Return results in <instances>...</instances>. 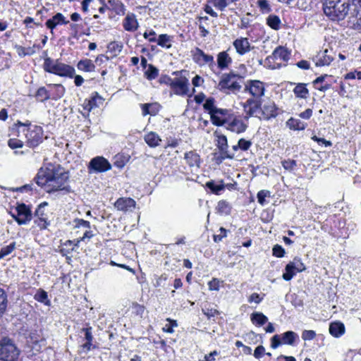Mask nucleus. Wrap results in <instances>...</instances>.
Listing matches in <instances>:
<instances>
[{
  "label": "nucleus",
  "instance_id": "f257e3e1",
  "mask_svg": "<svg viewBox=\"0 0 361 361\" xmlns=\"http://www.w3.org/2000/svg\"><path fill=\"white\" fill-rule=\"evenodd\" d=\"M68 179V173L62 168L57 166L52 169H41L35 178V181L39 186L44 187L48 192L58 190L69 192L70 187L65 185Z\"/></svg>",
  "mask_w": 361,
  "mask_h": 361
},
{
  "label": "nucleus",
  "instance_id": "f03ea898",
  "mask_svg": "<svg viewBox=\"0 0 361 361\" xmlns=\"http://www.w3.org/2000/svg\"><path fill=\"white\" fill-rule=\"evenodd\" d=\"M350 0H324L323 11L326 16L334 21L343 20L345 17L351 16L352 8Z\"/></svg>",
  "mask_w": 361,
  "mask_h": 361
},
{
  "label": "nucleus",
  "instance_id": "7ed1b4c3",
  "mask_svg": "<svg viewBox=\"0 0 361 361\" xmlns=\"http://www.w3.org/2000/svg\"><path fill=\"white\" fill-rule=\"evenodd\" d=\"M20 350L8 338L0 341V360L2 361H18Z\"/></svg>",
  "mask_w": 361,
  "mask_h": 361
},
{
  "label": "nucleus",
  "instance_id": "20e7f679",
  "mask_svg": "<svg viewBox=\"0 0 361 361\" xmlns=\"http://www.w3.org/2000/svg\"><path fill=\"white\" fill-rule=\"evenodd\" d=\"M298 339L299 336L295 332L288 331L281 335H274L271 338V347L276 349L281 345H294Z\"/></svg>",
  "mask_w": 361,
  "mask_h": 361
},
{
  "label": "nucleus",
  "instance_id": "39448f33",
  "mask_svg": "<svg viewBox=\"0 0 361 361\" xmlns=\"http://www.w3.org/2000/svg\"><path fill=\"white\" fill-rule=\"evenodd\" d=\"M23 131L25 133L27 143L29 147H35L42 142V130L41 127L34 126L32 128H24Z\"/></svg>",
  "mask_w": 361,
  "mask_h": 361
},
{
  "label": "nucleus",
  "instance_id": "423d86ee",
  "mask_svg": "<svg viewBox=\"0 0 361 361\" xmlns=\"http://www.w3.org/2000/svg\"><path fill=\"white\" fill-rule=\"evenodd\" d=\"M214 135L216 137V146L220 152L219 159L221 161L224 159H232L234 158V154H230L228 151V140L226 135L221 134L218 130L214 133Z\"/></svg>",
  "mask_w": 361,
  "mask_h": 361
},
{
  "label": "nucleus",
  "instance_id": "0eeeda50",
  "mask_svg": "<svg viewBox=\"0 0 361 361\" xmlns=\"http://www.w3.org/2000/svg\"><path fill=\"white\" fill-rule=\"evenodd\" d=\"M16 214L12 216L19 225L25 224L30 221L32 217L30 208L25 204H20L16 208Z\"/></svg>",
  "mask_w": 361,
  "mask_h": 361
},
{
  "label": "nucleus",
  "instance_id": "6e6552de",
  "mask_svg": "<svg viewBox=\"0 0 361 361\" xmlns=\"http://www.w3.org/2000/svg\"><path fill=\"white\" fill-rule=\"evenodd\" d=\"M88 169L97 173L105 172L111 169V165L109 161L103 157H96L91 159L89 163Z\"/></svg>",
  "mask_w": 361,
  "mask_h": 361
},
{
  "label": "nucleus",
  "instance_id": "1a4fd4ad",
  "mask_svg": "<svg viewBox=\"0 0 361 361\" xmlns=\"http://www.w3.org/2000/svg\"><path fill=\"white\" fill-rule=\"evenodd\" d=\"M233 115L230 110L218 108V109H216V111H214V114H212L211 121L214 125L222 126L228 123V119L231 118Z\"/></svg>",
  "mask_w": 361,
  "mask_h": 361
},
{
  "label": "nucleus",
  "instance_id": "9d476101",
  "mask_svg": "<svg viewBox=\"0 0 361 361\" xmlns=\"http://www.w3.org/2000/svg\"><path fill=\"white\" fill-rule=\"evenodd\" d=\"M243 110L245 112V119L255 116L257 111L262 108V102L258 98H250L243 104Z\"/></svg>",
  "mask_w": 361,
  "mask_h": 361
},
{
  "label": "nucleus",
  "instance_id": "9b49d317",
  "mask_svg": "<svg viewBox=\"0 0 361 361\" xmlns=\"http://www.w3.org/2000/svg\"><path fill=\"white\" fill-rule=\"evenodd\" d=\"M245 91L249 92L253 98L260 99L264 94V84L259 80H248L245 84Z\"/></svg>",
  "mask_w": 361,
  "mask_h": 361
},
{
  "label": "nucleus",
  "instance_id": "f8f14e48",
  "mask_svg": "<svg viewBox=\"0 0 361 361\" xmlns=\"http://www.w3.org/2000/svg\"><path fill=\"white\" fill-rule=\"evenodd\" d=\"M226 128L228 130L240 134L247 130V125L233 114L231 118L228 119Z\"/></svg>",
  "mask_w": 361,
  "mask_h": 361
},
{
  "label": "nucleus",
  "instance_id": "ddd939ff",
  "mask_svg": "<svg viewBox=\"0 0 361 361\" xmlns=\"http://www.w3.org/2000/svg\"><path fill=\"white\" fill-rule=\"evenodd\" d=\"M171 87L176 94H187L188 92V80L185 78H176L173 80Z\"/></svg>",
  "mask_w": 361,
  "mask_h": 361
},
{
  "label": "nucleus",
  "instance_id": "4468645a",
  "mask_svg": "<svg viewBox=\"0 0 361 361\" xmlns=\"http://www.w3.org/2000/svg\"><path fill=\"white\" fill-rule=\"evenodd\" d=\"M193 60L200 66L209 64L214 65V57L212 55L206 54L202 49L197 47L193 54Z\"/></svg>",
  "mask_w": 361,
  "mask_h": 361
},
{
  "label": "nucleus",
  "instance_id": "2eb2a0df",
  "mask_svg": "<svg viewBox=\"0 0 361 361\" xmlns=\"http://www.w3.org/2000/svg\"><path fill=\"white\" fill-rule=\"evenodd\" d=\"M331 52V50L329 51L326 49L318 52L313 58L315 65L317 66H329L334 59L333 56L330 54Z\"/></svg>",
  "mask_w": 361,
  "mask_h": 361
},
{
  "label": "nucleus",
  "instance_id": "dca6fc26",
  "mask_svg": "<svg viewBox=\"0 0 361 361\" xmlns=\"http://www.w3.org/2000/svg\"><path fill=\"white\" fill-rule=\"evenodd\" d=\"M53 73L60 76L73 78L75 74V69L72 66L61 63L57 60L55 61Z\"/></svg>",
  "mask_w": 361,
  "mask_h": 361
},
{
  "label": "nucleus",
  "instance_id": "f3484780",
  "mask_svg": "<svg viewBox=\"0 0 361 361\" xmlns=\"http://www.w3.org/2000/svg\"><path fill=\"white\" fill-rule=\"evenodd\" d=\"M278 59L283 61H287L289 59V52L281 46L276 47L272 54L266 59V61L271 63Z\"/></svg>",
  "mask_w": 361,
  "mask_h": 361
},
{
  "label": "nucleus",
  "instance_id": "a211bd4d",
  "mask_svg": "<svg viewBox=\"0 0 361 361\" xmlns=\"http://www.w3.org/2000/svg\"><path fill=\"white\" fill-rule=\"evenodd\" d=\"M47 202H43L40 204L37 209L35 211V215L37 218L36 220H35V223L37 224V226L41 229H44L47 227L49 225V223L47 222V214H44V206H47Z\"/></svg>",
  "mask_w": 361,
  "mask_h": 361
},
{
  "label": "nucleus",
  "instance_id": "6ab92c4d",
  "mask_svg": "<svg viewBox=\"0 0 361 361\" xmlns=\"http://www.w3.org/2000/svg\"><path fill=\"white\" fill-rule=\"evenodd\" d=\"M278 109L272 101H268L262 106L261 113L262 118L265 120H269L277 116Z\"/></svg>",
  "mask_w": 361,
  "mask_h": 361
},
{
  "label": "nucleus",
  "instance_id": "aec40b11",
  "mask_svg": "<svg viewBox=\"0 0 361 361\" xmlns=\"http://www.w3.org/2000/svg\"><path fill=\"white\" fill-rule=\"evenodd\" d=\"M116 208L121 211L131 210L135 207V201L130 197L118 198L114 204Z\"/></svg>",
  "mask_w": 361,
  "mask_h": 361
},
{
  "label": "nucleus",
  "instance_id": "412c9836",
  "mask_svg": "<svg viewBox=\"0 0 361 361\" xmlns=\"http://www.w3.org/2000/svg\"><path fill=\"white\" fill-rule=\"evenodd\" d=\"M124 29L129 32H134L138 28V22L134 13H128L123 22Z\"/></svg>",
  "mask_w": 361,
  "mask_h": 361
},
{
  "label": "nucleus",
  "instance_id": "4be33fe9",
  "mask_svg": "<svg viewBox=\"0 0 361 361\" xmlns=\"http://www.w3.org/2000/svg\"><path fill=\"white\" fill-rule=\"evenodd\" d=\"M236 78L240 80H243V78L238 74H235L233 72H230L229 73H224L221 76V79L219 81V86L221 89H227L229 87V85L231 84L232 82Z\"/></svg>",
  "mask_w": 361,
  "mask_h": 361
},
{
  "label": "nucleus",
  "instance_id": "5701e85b",
  "mask_svg": "<svg viewBox=\"0 0 361 361\" xmlns=\"http://www.w3.org/2000/svg\"><path fill=\"white\" fill-rule=\"evenodd\" d=\"M68 23H69V21L66 20L63 15L61 13H57L51 18L47 20L46 25L52 30L58 25H67Z\"/></svg>",
  "mask_w": 361,
  "mask_h": 361
},
{
  "label": "nucleus",
  "instance_id": "b1692460",
  "mask_svg": "<svg viewBox=\"0 0 361 361\" xmlns=\"http://www.w3.org/2000/svg\"><path fill=\"white\" fill-rule=\"evenodd\" d=\"M233 46L236 51L240 55H243L248 52L250 48L247 38H240L235 39L233 42Z\"/></svg>",
  "mask_w": 361,
  "mask_h": 361
},
{
  "label": "nucleus",
  "instance_id": "393cba45",
  "mask_svg": "<svg viewBox=\"0 0 361 361\" xmlns=\"http://www.w3.org/2000/svg\"><path fill=\"white\" fill-rule=\"evenodd\" d=\"M351 16L357 19V24L361 27V0H352Z\"/></svg>",
  "mask_w": 361,
  "mask_h": 361
},
{
  "label": "nucleus",
  "instance_id": "a878e982",
  "mask_svg": "<svg viewBox=\"0 0 361 361\" xmlns=\"http://www.w3.org/2000/svg\"><path fill=\"white\" fill-rule=\"evenodd\" d=\"M82 331L85 333V339L86 342L81 345L82 349L85 351H89L92 347L94 348L92 342L93 340V336L92 334V328H83Z\"/></svg>",
  "mask_w": 361,
  "mask_h": 361
},
{
  "label": "nucleus",
  "instance_id": "bb28decb",
  "mask_svg": "<svg viewBox=\"0 0 361 361\" xmlns=\"http://www.w3.org/2000/svg\"><path fill=\"white\" fill-rule=\"evenodd\" d=\"M345 332V326L343 323L340 322H335L331 323L329 326V333L334 337H339Z\"/></svg>",
  "mask_w": 361,
  "mask_h": 361
},
{
  "label": "nucleus",
  "instance_id": "cd10ccee",
  "mask_svg": "<svg viewBox=\"0 0 361 361\" xmlns=\"http://www.w3.org/2000/svg\"><path fill=\"white\" fill-rule=\"evenodd\" d=\"M281 2H286L292 7H297L300 10H306L309 8L311 0H279Z\"/></svg>",
  "mask_w": 361,
  "mask_h": 361
},
{
  "label": "nucleus",
  "instance_id": "c85d7f7f",
  "mask_svg": "<svg viewBox=\"0 0 361 361\" xmlns=\"http://www.w3.org/2000/svg\"><path fill=\"white\" fill-rule=\"evenodd\" d=\"M232 60L226 51L220 52L217 56V64L219 68L224 69L231 63Z\"/></svg>",
  "mask_w": 361,
  "mask_h": 361
},
{
  "label": "nucleus",
  "instance_id": "c756f323",
  "mask_svg": "<svg viewBox=\"0 0 361 361\" xmlns=\"http://www.w3.org/2000/svg\"><path fill=\"white\" fill-rule=\"evenodd\" d=\"M185 159L187 164L191 167L200 166V156L193 152H186L185 154Z\"/></svg>",
  "mask_w": 361,
  "mask_h": 361
},
{
  "label": "nucleus",
  "instance_id": "7c9ffc66",
  "mask_svg": "<svg viewBox=\"0 0 361 361\" xmlns=\"http://www.w3.org/2000/svg\"><path fill=\"white\" fill-rule=\"evenodd\" d=\"M145 141L151 147H155L159 145L161 139L157 134L154 132H150L145 135Z\"/></svg>",
  "mask_w": 361,
  "mask_h": 361
},
{
  "label": "nucleus",
  "instance_id": "2f4dec72",
  "mask_svg": "<svg viewBox=\"0 0 361 361\" xmlns=\"http://www.w3.org/2000/svg\"><path fill=\"white\" fill-rule=\"evenodd\" d=\"M252 322L258 326H263L268 321V318L262 312H255L251 314Z\"/></svg>",
  "mask_w": 361,
  "mask_h": 361
},
{
  "label": "nucleus",
  "instance_id": "473e14b6",
  "mask_svg": "<svg viewBox=\"0 0 361 361\" xmlns=\"http://www.w3.org/2000/svg\"><path fill=\"white\" fill-rule=\"evenodd\" d=\"M293 92L297 97L302 99H306L309 95V90L305 83H298L293 89Z\"/></svg>",
  "mask_w": 361,
  "mask_h": 361
},
{
  "label": "nucleus",
  "instance_id": "72a5a7b5",
  "mask_svg": "<svg viewBox=\"0 0 361 361\" xmlns=\"http://www.w3.org/2000/svg\"><path fill=\"white\" fill-rule=\"evenodd\" d=\"M78 68L80 71L85 72H92L94 71L95 66L90 59L80 60L77 65Z\"/></svg>",
  "mask_w": 361,
  "mask_h": 361
},
{
  "label": "nucleus",
  "instance_id": "f704fd0d",
  "mask_svg": "<svg viewBox=\"0 0 361 361\" xmlns=\"http://www.w3.org/2000/svg\"><path fill=\"white\" fill-rule=\"evenodd\" d=\"M35 300L37 301L43 303L47 306L51 305V301L48 298L47 293L43 289H39L37 290V293L34 295Z\"/></svg>",
  "mask_w": 361,
  "mask_h": 361
},
{
  "label": "nucleus",
  "instance_id": "c9c22d12",
  "mask_svg": "<svg viewBox=\"0 0 361 361\" xmlns=\"http://www.w3.org/2000/svg\"><path fill=\"white\" fill-rule=\"evenodd\" d=\"M286 272L283 274V279L285 281H290L298 272L296 271V267L292 263L289 262L285 268Z\"/></svg>",
  "mask_w": 361,
  "mask_h": 361
},
{
  "label": "nucleus",
  "instance_id": "e433bc0d",
  "mask_svg": "<svg viewBox=\"0 0 361 361\" xmlns=\"http://www.w3.org/2000/svg\"><path fill=\"white\" fill-rule=\"evenodd\" d=\"M214 103L215 99L213 97H209L203 104L204 109L208 111L210 114V117L212 116V114H214L216 109H218V108L214 105Z\"/></svg>",
  "mask_w": 361,
  "mask_h": 361
},
{
  "label": "nucleus",
  "instance_id": "4c0bfd02",
  "mask_svg": "<svg viewBox=\"0 0 361 361\" xmlns=\"http://www.w3.org/2000/svg\"><path fill=\"white\" fill-rule=\"evenodd\" d=\"M267 25L271 27L274 30H279L281 24V20L280 18L276 16V15H270L267 18Z\"/></svg>",
  "mask_w": 361,
  "mask_h": 361
},
{
  "label": "nucleus",
  "instance_id": "58836bf2",
  "mask_svg": "<svg viewBox=\"0 0 361 361\" xmlns=\"http://www.w3.org/2000/svg\"><path fill=\"white\" fill-rule=\"evenodd\" d=\"M35 97L37 100L43 102L48 100L50 98V95L47 89L44 87H42L37 90L35 94Z\"/></svg>",
  "mask_w": 361,
  "mask_h": 361
},
{
  "label": "nucleus",
  "instance_id": "ea45409f",
  "mask_svg": "<svg viewBox=\"0 0 361 361\" xmlns=\"http://www.w3.org/2000/svg\"><path fill=\"white\" fill-rule=\"evenodd\" d=\"M171 37L166 34H162L159 36L157 41V44L162 47H166L167 49L171 47L170 44L171 41Z\"/></svg>",
  "mask_w": 361,
  "mask_h": 361
},
{
  "label": "nucleus",
  "instance_id": "a19ab883",
  "mask_svg": "<svg viewBox=\"0 0 361 361\" xmlns=\"http://www.w3.org/2000/svg\"><path fill=\"white\" fill-rule=\"evenodd\" d=\"M221 184H216L214 181L211 180L207 183V187L214 193L219 194V192L224 190L225 186L223 184V181H221Z\"/></svg>",
  "mask_w": 361,
  "mask_h": 361
},
{
  "label": "nucleus",
  "instance_id": "79ce46f5",
  "mask_svg": "<svg viewBox=\"0 0 361 361\" xmlns=\"http://www.w3.org/2000/svg\"><path fill=\"white\" fill-rule=\"evenodd\" d=\"M326 77H327V75H321V76L318 77L317 78H316L313 81V84L316 89L320 90L322 92H325L330 88V85H329V84H325L324 85L317 86L319 83H322L324 80L325 78H326Z\"/></svg>",
  "mask_w": 361,
  "mask_h": 361
},
{
  "label": "nucleus",
  "instance_id": "37998d69",
  "mask_svg": "<svg viewBox=\"0 0 361 361\" xmlns=\"http://www.w3.org/2000/svg\"><path fill=\"white\" fill-rule=\"evenodd\" d=\"M145 75L148 80H152L158 76L159 70L152 64H149L148 69L145 71Z\"/></svg>",
  "mask_w": 361,
  "mask_h": 361
},
{
  "label": "nucleus",
  "instance_id": "c03bdc74",
  "mask_svg": "<svg viewBox=\"0 0 361 361\" xmlns=\"http://www.w3.org/2000/svg\"><path fill=\"white\" fill-rule=\"evenodd\" d=\"M286 125L289 127L290 129L293 130H303L305 128L302 123L293 118L288 120Z\"/></svg>",
  "mask_w": 361,
  "mask_h": 361
},
{
  "label": "nucleus",
  "instance_id": "a18cd8bd",
  "mask_svg": "<svg viewBox=\"0 0 361 361\" xmlns=\"http://www.w3.org/2000/svg\"><path fill=\"white\" fill-rule=\"evenodd\" d=\"M109 3L114 6L115 12L118 15H123L125 13L124 5L118 0H109Z\"/></svg>",
  "mask_w": 361,
  "mask_h": 361
},
{
  "label": "nucleus",
  "instance_id": "49530a36",
  "mask_svg": "<svg viewBox=\"0 0 361 361\" xmlns=\"http://www.w3.org/2000/svg\"><path fill=\"white\" fill-rule=\"evenodd\" d=\"M16 243L13 242L10 245L3 247L0 250V259L10 255L16 249Z\"/></svg>",
  "mask_w": 361,
  "mask_h": 361
},
{
  "label": "nucleus",
  "instance_id": "de8ad7c7",
  "mask_svg": "<svg viewBox=\"0 0 361 361\" xmlns=\"http://www.w3.org/2000/svg\"><path fill=\"white\" fill-rule=\"evenodd\" d=\"M7 306V295L3 289L0 288V317L4 314Z\"/></svg>",
  "mask_w": 361,
  "mask_h": 361
},
{
  "label": "nucleus",
  "instance_id": "09e8293b",
  "mask_svg": "<svg viewBox=\"0 0 361 361\" xmlns=\"http://www.w3.org/2000/svg\"><path fill=\"white\" fill-rule=\"evenodd\" d=\"M43 67L46 72L53 73L55 68V61L51 58L47 57L44 59Z\"/></svg>",
  "mask_w": 361,
  "mask_h": 361
},
{
  "label": "nucleus",
  "instance_id": "8fccbe9b",
  "mask_svg": "<svg viewBox=\"0 0 361 361\" xmlns=\"http://www.w3.org/2000/svg\"><path fill=\"white\" fill-rule=\"evenodd\" d=\"M217 209L219 212L227 214L230 213L231 207L226 201L221 200L218 202Z\"/></svg>",
  "mask_w": 361,
  "mask_h": 361
},
{
  "label": "nucleus",
  "instance_id": "3c124183",
  "mask_svg": "<svg viewBox=\"0 0 361 361\" xmlns=\"http://www.w3.org/2000/svg\"><path fill=\"white\" fill-rule=\"evenodd\" d=\"M283 167L289 171H292L295 169L297 166V163L293 159H287L281 161Z\"/></svg>",
  "mask_w": 361,
  "mask_h": 361
},
{
  "label": "nucleus",
  "instance_id": "603ef678",
  "mask_svg": "<svg viewBox=\"0 0 361 361\" xmlns=\"http://www.w3.org/2000/svg\"><path fill=\"white\" fill-rule=\"evenodd\" d=\"M251 145V141L245 140L244 138L240 139L238 142V147L243 151L247 150Z\"/></svg>",
  "mask_w": 361,
  "mask_h": 361
},
{
  "label": "nucleus",
  "instance_id": "864d4df0",
  "mask_svg": "<svg viewBox=\"0 0 361 361\" xmlns=\"http://www.w3.org/2000/svg\"><path fill=\"white\" fill-rule=\"evenodd\" d=\"M122 45L118 44L116 42H112L109 44L108 49L111 51L114 52L115 54L121 53L122 51Z\"/></svg>",
  "mask_w": 361,
  "mask_h": 361
},
{
  "label": "nucleus",
  "instance_id": "5fc2aeb1",
  "mask_svg": "<svg viewBox=\"0 0 361 361\" xmlns=\"http://www.w3.org/2000/svg\"><path fill=\"white\" fill-rule=\"evenodd\" d=\"M296 267V271L301 272L305 270V266L302 262L301 259L298 257H295L292 262H290Z\"/></svg>",
  "mask_w": 361,
  "mask_h": 361
},
{
  "label": "nucleus",
  "instance_id": "6e6d98bb",
  "mask_svg": "<svg viewBox=\"0 0 361 361\" xmlns=\"http://www.w3.org/2000/svg\"><path fill=\"white\" fill-rule=\"evenodd\" d=\"M243 80H240L238 78H236L233 80V82H231V85H229V87L227 88L228 90L235 92L237 91H240L242 86L240 85V82L239 81H242Z\"/></svg>",
  "mask_w": 361,
  "mask_h": 361
},
{
  "label": "nucleus",
  "instance_id": "4d7b16f0",
  "mask_svg": "<svg viewBox=\"0 0 361 361\" xmlns=\"http://www.w3.org/2000/svg\"><path fill=\"white\" fill-rule=\"evenodd\" d=\"M316 333L312 330H305L302 333V338L304 341H310L315 338Z\"/></svg>",
  "mask_w": 361,
  "mask_h": 361
},
{
  "label": "nucleus",
  "instance_id": "13d9d810",
  "mask_svg": "<svg viewBox=\"0 0 361 361\" xmlns=\"http://www.w3.org/2000/svg\"><path fill=\"white\" fill-rule=\"evenodd\" d=\"M8 145L11 149H17L21 148L23 146V142L20 140L12 138L8 140Z\"/></svg>",
  "mask_w": 361,
  "mask_h": 361
},
{
  "label": "nucleus",
  "instance_id": "bf43d9fd",
  "mask_svg": "<svg viewBox=\"0 0 361 361\" xmlns=\"http://www.w3.org/2000/svg\"><path fill=\"white\" fill-rule=\"evenodd\" d=\"M273 255L277 257H282L285 255V250L282 247V246L279 245H276L274 246L273 249Z\"/></svg>",
  "mask_w": 361,
  "mask_h": 361
},
{
  "label": "nucleus",
  "instance_id": "052dcab7",
  "mask_svg": "<svg viewBox=\"0 0 361 361\" xmlns=\"http://www.w3.org/2000/svg\"><path fill=\"white\" fill-rule=\"evenodd\" d=\"M267 196H270V192L269 190H260L257 193V199L259 203L263 205L265 202V197Z\"/></svg>",
  "mask_w": 361,
  "mask_h": 361
},
{
  "label": "nucleus",
  "instance_id": "680f3d73",
  "mask_svg": "<svg viewBox=\"0 0 361 361\" xmlns=\"http://www.w3.org/2000/svg\"><path fill=\"white\" fill-rule=\"evenodd\" d=\"M149 107H152V104H144L142 105V115L147 114L154 116L157 114V111H149Z\"/></svg>",
  "mask_w": 361,
  "mask_h": 361
},
{
  "label": "nucleus",
  "instance_id": "e2e57ef3",
  "mask_svg": "<svg viewBox=\"0 0 361 361\" xmlns=\"http://www.w3.org/2000/svg\"><path fill=\"white\" fill-rule=\"evenodd\" d=\"M345 79H357L361 80V71H354L349 72L345 75Z\"/></svg>",
  "mask_w": 361,
  "mask_h": 361
},
{
  "label": "nucleus",
  "instance_id": "0e129e2a",
  "mask_svg": "<svg viewBox=\"0 0 361 361\" xmlns=\"http://www.w3.org/2000/svg\"><path fill=\"white\" fill-rule=\"evenodd\" d=\"M219 231H220L219 234L214 235V240L216 243H219V242L221 241L222 239L226 236L227 231L224 228L221 227L219 228Z\"/></svg>",
  "mask_w": 361,
  "mask_h": 361
},
{
  "label": "nucleus",
  "instance_id": "69168bd1",
  "mask_svg": "<svg viewBox=\"0 0 361 361\" xmlns=\"http://www.w3.org/2000/svg\"><path fill=\"white\" fill-rule=\"evenodd\" d=\"M213 4L216 8L221 11H223L228 5L226 0H214Z\"/></svg>",
  "mask_w": 361,
  "mask_h": 361
},
{
  "label": "nucleus",
  "instance_id": "338daca9",
  "mask_svg": "<svg viewBox=\"0 0 361 361\" xmlns=\"http://www.w3.org/2000/svg\"><path fill=\"white\" fill-rule=\"evenodd\" d=\"M250 13H247L246 16H244L241 18L240 25H239L240 28H247L250 26V20L248 17Z\"/></svg>",
  "mask_w": 361,
  "mask_h": 361
},
{
  "label": "nucleus",
  "instance_id": "774afa93",
  "mask_svg": "<svg viewBox=\"0 0 361 361\" xmlns=\"http://www.w3.org/2000/svg\"><path fill=\"white\" fill-rule=\"evenodd\" d=\"M264 347L263 345H259L255 348L254 351V356L255 357L259 359L264 354Z\"/></svg>",
  "mask_w": 361,
  "mask_h": 361
}]
</instances>
